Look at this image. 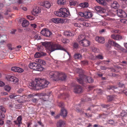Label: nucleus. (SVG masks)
Listing matches in <instances>:
<instances>
[{
	"mask_svg": "<svg viewBox=\"0 0 127 127\" xmlns=\"http://www.w3.org/2000/svg\"><path fill=\"white\" fill-rule=\"evenodd\" d=\"M37 49L39 51V52H42L43 50V48L42 46H41L38 47L37 48Z\"/></svg>",
	"mask_w": 127,
	"mask_h": 127,
	"instance_id": "obj_41",
	"label": "nucleus"
},
{
	"mask_svg": "<svg viewBox=\"0 0 127 127\" xmlns=\"http://www.w3.org/2000/svg\"><path fill=\"white\" fill-rule=\"evenodd\" d=\"M108 43H105V46L108 51H109L111 48V46Z\"/></svg>",
	"mask_w": 127,
	"mask_h": 127,
	"instance_id": "obj_40",
	"label": "nucleus"
},
{
	"mask_svg": "<svg viewBox=\"0 0 127 127\" xmlns=\"http://www.w3.org/2000/svg\"><path fill=\"white\" fill-rule=\"evenodd\" d=\"M38 61L40 64H42L44 65H45L46 64V62L40 59L38 60Z\"/></svg>",
	"mask_w": 127,
	"mask_h": 127,
	"instance_id": "obj_46",
	"label": "nucleus"
},
{
	"mask_svg": "<svg viewBox=\"0 0 127 127\" xmlns=\"http://www.w3.org/2000/svg\"><path fill=\"white\" fill-rule=\"evenodd\" d=\"M108 123L109 124L113 125L114 124V122L113 120H109Z\"/></svg>",
	"mask_w": 127,
	"mask_h": 127,
	"instance_id": "obj_61",
	"label": "nucleus"
},
{
	"mask_svg": "<svg viewBox=\"0 0 127 127\" xmlns=\"http://www.w3.org/2000/svg\"><path fill=\"white\" fill-rule=\"evenodd\" d=\"M107 68L106 67L104 66H100V69L101 70H105L107 69V68Z\"/></svg>",
	"mask_w": 127,
	"mask_h": 127,
	"instance_id": "obj_59",
	"label": "nucleus"
},
{
	"mask_svg": "<svg viewBox=\"0 0 127 127\" xmlns=\"http://www.w3.org/2000/svg\"><path fill=\"white\" fill-rule=\"evenodd\" d=\"M46 54L44 52H37L34 55V56L35 58H38L42 56H46Z\"/></svg>",
	"mask_w": 127,
	"mask_h": 127,
	"instance_id": "obj_14",
	"label": "nucleus"
},
{
	"mask_svg": "<svg viewBox=\"0 0 127 127\" xmlns=\"http://www.w3.org/2000/svg\"><path fill=\"white\" fill-rule=\"evenodd\" d=\"M76 111L78 113L81 114L83 113L84 112L83 110L81 109H76Z\"/></svg>",
	"mask_w": 127,
	"mask_h": 127,
	"instance_id": "obj_39",
	"label": "nucleus"
},
{
	"mask_svg": "<svg viewBox=\"0 0 127 127\" xmlns=\"http://www.w3.org/2000/svg\"><path fill=\"white\" fill-rule=\"evenodd\" d=\"M117 88V87L116 86H109L108 87V89L109 90H114V89H116Z\"/></svg>",
	"mask_w": 127,
	"mask_h": 127,
	"instance_id": "obj_36",
	"label": "nucleus"
},
{
	"mask_svg": "<svg viewBox=\"0 0 127 127\" xmlns=\"http://www.w3.org/2000/svg\"><path fill=\"white\" fill-rule=\"evenodd\" d=\"M22 120V117L21 116H20L18 117L17 119V122H18V124H19V125L18 126H20V124H22L21 120Z\"/></svg>",
	"mask_w": 127,
	"mask_h": 127,
	"instance_id": "obj_37",
	"label": "nucleus"
},
{
	"mask_svg": "<svg viewBox=\"0 0 127 127\" xmlns=\"http://www.w3.org/2000/svg\"><path fill=\"white\" fill-rule=\"evenodd\" d=\"M85 114L87 117L88 118L91 117H92V115L91 114H87V113H85Z\"/></svg>",
	"mask_w": 127,
	"mask_h": 127,
	"instance_id": "obj_63",
	"label": "nucleus"
},
{
	"mask_svg": "<svg viewBox=\"0 0 127 127\" xmlns=\"http://www.w3.org/2000/svg\"><path fill=\"white\" fill-rule=\"evenodd\" d=\"M115 42L113 40L111 39H109L108 41V43L109 44L111 45H112L113 46Z\"/></svg>",
	"mask_w": 127,
	"mask_h": 127,
	"instance_id": "obj_44",
	"label": "nucleus"
},
{
	"mask_svg": "<svg viewBox=\"0 0 127 127\" xmlns=\"http://www.w3.org/2000/svg\"><path fill=\"white\" fill-rule=\"evenodd\" d=\"M99 4L103 5H105L106 4V3L104 0H99L98 2Z\"/></svg>",
	"mask_w": 127,
	"mask_h": 127,
	"instance_id": "obj_42",
	"label": "nucleus"
},
{
	"mask_svg": "<svg viewBox=\"0 0 127 127\" xmlns=\"http://www.w3.org/2000/svg\"><path fill=\"white\" fill-rule=\"evenodd\" d=\"M79 44L82 46L84 47H86L89 46L90 44V41L85 39L81 41L80 42Z\"/></svg>",
	"mask_w": 127,
	"mask_h": 127,
	"instance_id": "obj_8",
	"label": "nucleus"
},
{
	"mask_svg": "<svg viewBox=\"0 0 127 127\" xmlns=\"http://www.w3.org/2000/svg\"><path fill=\"white\" fill-rule=\"evenodd\" d=\"M58 105L59 107H61V109L64 108V105L63 102H59L58 103Z\"/></svg>",
	"mask_w": 127,
	"mask_h": 127,
	"instance_id": "obj_38",
	"label": "nucleus"
},
{
	"mask_svg": "<svg viewBox=\"0 0 127 127\" xmlns=\"http://www.w3.org/2000/svg\"><path fill=\"white\" fill-rule=\"evenodd\" d=\"M108 114V113H103L101 114H99V118H105L107 116Z\"/></svg>",
	"mask_w": 127,
	"mask_h": 127,
	"instance_id": "obj_35",
	"label": "nucleus"
},
{
	"mask_svg": "<svg viewBox=\"0 0 127 127\" xmlns=\"http://www.w3.org/2000/svg\"><path fill=\"white\" fill-rule=\"evenodd\" d=\"M38 65H37L36 66V69L35 70L38 71H41L43 70L44 68L42 67V65L41 64L39 63H37Z\"/></svg>",
	"mask_w": 127,
	"mask_h": 127,
	"instance_id": "obj_25",
	"label": "nucleus"
},
{
	"mask_svg": "<svg viewBox=\"0 0 127 127\" xmlns=\"http://www.w3.org/2000/svg\"><path fill=\"white\" fill-rule=\"evenodd\" d=\"M65 124V122L61 120L57 121L56 126L57 127H64Z\"/></svg>",
	"mask_w": 127,
	"mask_h": 127,
	"instance_id": "obj_12",
	"label": "nucleus"
},
{
	"mask_svg": "<svg viewBox=\"0 0 127 127\" xmlns=\"http://www.w3.org/2000/svg\"><path fill=\"white\" fill-rule=\"evenodd\" d=\"M82 89L79 85L75 86L74 88V92L75 93H79L82 92Z\"/></svg>",
	"mask_w": 127,
	"mask_h": 127,
	"instance_id": "obj_10",
	"label": "nucleus"
},
{
	"mask_svg": "<svg viewBox=\"0 0 127 127\" xmlns=\"http://www.w3.org/2000/svg\"><path fill=\"white\" fill-rule=\"evenodd\" d=\"M32 102L35 103H37L38 101L37 99L36 98H34V97L32 99Z\"/></svg>",
	"mask_w": 127,
	"mask_h": 127,
	"instance_id": "obj_53",
	"label": "nucleus"
},
{
	"mask_svg": "<svg viewBox=\"0 0 127 127\" xmlns=\"http://www.w3.org/2000/svg\"><path fill=\"white\" fill-rule=\"evenodd\" d=\"M66 76L64 73L61 72H59V80H60L62 81L64 80H65Z\"/></svg>",
	"mask_w": 127,
	"mask_h": 127,
	"instance_id": "obj_13",
	"label": "nucleus"
},
{
	"mask_svg": "<svg viewBox=\"0 0 127 127\" xmlns=\"http://www.w3.org/2000/svg\"><path fill=\"white\" fill-rule=\"evenodd\" d=\"M35 95H33V94H30V95H27V97H29V98H33L35 96Z\"/></svg>",
	"mask_w": 127,
	"mask_h": 127,
	"instance_id": "obj_58",
	"label": "nucleus"
},
{
	"mask_svg": "<svg viewBox=\"0 0 127 127\" xmlns=\"http://www.w3.org/2000/svg\"><path fill=\"white\" fill-rule=\"evenodd\" d=\"M51 20L52 21L55 23H58L62 22V20L60 18H52Z\"/></svg>",
	"mask_w": 127,
	"mask_h": 127,
	"instance_id": "obj_27",
	"label": "nucleus"
},
{
	"mask_svg": "<svg viewBox=\"0 0 127 127\" xmlns=\"http://www.w3.org/2000/svg\"><path fill=\"white\" fill-rule=\"evenodd\" d=\"M64 34L65 35L68 36H72L74 35V34L73 33L68 31L64 32Z\"/></svg>",
	"mask_w": 127,
	"mask_h": 127,
	"instance_id": "obj_31",
	"label": "nucleus"
},
{
	"mask_svg": "<svg viewBox=\"0 0 127 127\" xmlns=\"http://www.w3.org/2000/svg\"><path fill=\"white\" fill-rule=\"evenodd\" d=\"M85 18H91L93 15L91 12L86 11L85 12Z\"/></svg>",
	"mask_w": 127,
	"mask_h": 127,
	"instance_id": "obj_21",
	"label": "nucleus"
},
{
	"mask_svg": "<svg viewBox=\"0 0 127 127\" xmlns=\"http://www.w3.org/2000/svg\"><path fill=\"white\" fill-rule=\"evenodd\" d=\"M27 17L28 19L30 20H32L34 19V18L33 17L31 16L30 15H28L27 16Z\"/></svg>",
	"mask_w": 127,
	"mask_h": 127,
	"instance_id": "obj_48",
	"label": "nucleus"
},
{
	"mask_svg": "<svg viewBox=\"0 0 127 127\" xmlns=\"http://www.w3.org/2000/svg\"><path fill=\"white\" fill-rule=\"evenodd\" d=\"M107 100L109 101H110L113 100L114 99V96L113 95H110L108 96L107 97Z\"/></svg>",
	"mask_w": 127,
	"mask_h": 127,
	"instance_id": "obj_34",
	"label": "nucleus"
},
{
	"mask_svg": "<svg viewBox=\"0 0 127 127\" xmlns=\"http://www.w3.org/2000/svg\"><path fill=\"white\" fill-rule=\"evenodd\" d=\"M82 64L84 65H87L88 64V62L87 61H84L81 62Z\"/></svg>",
	"mask_w": 127,
	"mask_h": 127,
	"instance_id": "obj_60",
	"label": "nucleus"
},
{
	"mask_svg": "<svg viewBox=\"0 0 127 127\" xmlns=\"http://www.w3.org/2000/svg\"><path fill=\"white\" fill-rule=\"evenodd\" d=\"M9 80L14 82L15 83L18 81V79L16 78L14 76H8Z\"/></svg>",
	"mask_w": 127,
	"mask_h": 127,
	"instance_id": "obj_18",
	"label": "nucleus"
},
{
	"mask_svg": "<svg viewBox=\"0 0 127 127\" xmlns=\"http://www.w3.org/2000/svg\"><path fill=\"white\" fill-rule=\"evenodd\" d=\"M0 109L3 112H6V110L2 106H0Z\"/></svg>",
	"mask_w": 127,
	"mask_h": 127,
	"instance_id": "obj_54",
	"label": "nucleus"
},
{
	"mask_svg": "<svg viewBox=\"0 0 127 127\" xmlns=\"http://www.w3.org/2000/svg\"><path fill=\"white\" fill-rule=\"evenodd\" d=\"M40 9L38 7H36V8L33 9L32 13L33 15L35 16L37 14L40 13Z\"/></svg>",
	"mask_w": 127,
	"mask_h": 127,
	"instance_id": "obj_22",
	"label": "nucleus"
},
{
	"mask_svg": "<svg viewBox=\"0 0 127 127\" xmlns=\"http://www.w3.org/2000/svg\"><path fill=\"white\" fill-rule=\"evenodd\" d=\"M119 30H113L112 32L113 33H118L119 32Z\"/></svg>",
	"mask_w": 127,
	"mask_h": 127,
	"instance_id": "obj_64",
	"label": "nucleus"
},
{
	"mask_svg": "<svg viewBox=\"0 0 127 127\" xmlns=\"http://www.w3.org/2000/svg\"><path fill=\"white\" fill-rule=\"evenodd\" d=\"M83 77L84 81L86 82L91 83L93 82L94 80L91 77L87 76L85 75H82L81 76Z\"/></svg>",
	"mask_w": 127,
	"mask_h": 127,
	"instance_id": "obj_9",
	"label": "nucleus"
},
{
	"mask_svg": "<svg viewBox=\"0 0 127 127\" xmlns=\"http://www.w3.org/2000/svg\"><path fill=\"white\" fill-rule=\"evenodd\" d=\"M113 46L118 49H120L122 51H123V50H125V49L121 47V46L119 44L115 42Z\"/></svg>",
	"mask_w": 127,
	"mask_h": 127,
	"instance_id": "obj_29",
	"label": "nucleus"
},
{
	"mask_svg": "<svg viewBox=\"0 0 127 127\" xmlns=\"http://www.w3.org/2000/svg\"><path fill=\"white\" fill-rule=\"evenodd\" d=\"M79 14L81 16L84 17H85V12L83 13L82 12H80L79 13Z\"/></svg>",
	"mask_w": 127,
	"mask_h": 127,
	"instance_id": "obj_57",
	"label": "nucleus"
},
{
	"mask_svg": "<svg viewBox=\"0 0 127 127\" xmlns=\"http://www.w3.org/2000/svg\"><path fill=\"white\" fill-rule=\"evenodd\" d=\"M78 69L79 70L78 72L79 73V78H77V81L80 84H81L83 85H84V81H84V80L83 78V77H81L82 75H84L83 74V72L81 69Z\"/></svg>",
	"mask_w": 127,
	"mask_h": 127,
	"instance_id": "obj_4",
	"label": "nucleus"
},
{
	"mask_svg": "<svg viewBox=\"0 0 127 127\" xmlns=\"http://www.w3.org/2000/svg\"><path fill=\"white\" fill-rule=\"evenodd\" d=\"M37 63H32L29 64V66L30 68L34 70H36V66L38 65Z\"/></svg>",
	"mask_w": 127,
	"mask_h": 127,
	"instance_id": "obj_19",
	"label": "nucleus"
},
{
	"mask_svg": "<svg viewBox=\"0 0 127 127\" xmlns=\"http://www.w3.org/2000/svg\"><path fill=\"white\" fill-rule=\"evenodd\" d=\"M95 40L101 43H104L105 42V39L102 37H96L95 38Z\"/></svg>",
	"mask_w": 127,
	"mask_h": 127,
	"instance_id": "obj_17",
	"label": "nucleus"
},
{
	"mask_svg": "<svg viewBox=\"0 0 127 127\" xmlns=\"http://www.w3.org/2000/svg\"><path fill=\"white\" fill-rule=\"evenodd\" d=\"M69 4L70 5H75L76 4V3L74 1H69Z\"/></svg>",
	"mask_w": 127,
	"mask_h": 127,
	"instance_id": "obj_52",
	"label": "nucleus"
},
{
	"mask_svg": "<svg viewBox=\"0 0 127 127\" xmlns=\"http://www.w3.org/2000/svg\"><path fill=\"white\" fill-rule=\"evenodd\" d=\"M85 36L84 35H81L78 36V38L77 39V41L80 43V42L85 39Z\"/></svg>",
	"mask_w": 127,
	"mask_h": 127,
	"instance_id": "obj_24",
	"label": "nucleus"
},
{
	"mask_svg": "<svg viewBox=\"0 0 127 127\" xmlns=\"http://www.w3.org/2000/svg\"><path fill=\"white\" fill-rule=\"evenodd\" d=\"M112 3L111 6L112 8L115 9H117L119 7V5L117 1H113Z\"/></svg>",
	"mask_w": 127,
	"mask_h": 127,
	"instance_id": "obj_20",
	"label": "nucleus"
},
{
	"mask_svg": "<svg viewBox=\"0 0 127 127\" xmlns=\"http://www.w3.org/2000/svg\"><path fill=\"white\" fill-rule=\"evenodd\" d=\"M55 13L58 16L64 18L67 17L70 14V12H68L66 13H65L60 10L59 11H56Z\"/></svg>",
	"mask_w": 127,
	"mask_h": 127,
	"instance_id": "obj_7",
	"label": "nucleus"
},
{
	"mask_svg": "<svg viewBox=\"0 0 127 127\" xmlns=\"http://www.w3.org/2000/svg\"><path fill=\"white\" fill-rule=\"evenodd\" d=\"M95 10L99 13H104L106 11V10L104 8L99 6H96L95 7Z\"/></svg>",
	"mask_w": 127,
	"mask_h": 127,
	"instance_id": "obj_11",
	"label": "nucleus"
},
{
	"mask_svg": "<svg viewBox=\"0 0 127 127\" xmlns=\"http://www.w3.org/2000/svg\"><path fill=\"white\" fill-rule=\"evenodd\" d=\"M117 15L121 18L126 17L127 15L125 12L122 9H118L116 11Z\"/></svg>",
	"mask_w": 127,
	"mask_h": 127,
	"instance_id": "obj_5",
	"label": "nucleus"
},
{
	"mask_svg": "<svg viewBox=\"0 0 127 127\" xmlns=\"http://www.w3.org/2000/svg\"><path fill=\"white\" fill-rule=\"evenodd\" d=\"M59 72L57 71H51L49 73L50 77L52 78L53 80L55 81L59 80Z\"/></svg>",
	"mask_w": 127,
	"mask_h": 127,
	"instance_id": "obj_3",
	"label": "nucleus"
},
{
	"mask_svg": "<svg viewBox=\"0 0 127 127\" xmlns=\"http://www.w3.org/2000/svg\"><path fill=\"white\" fill-rule=\"evenodd\" d=\"M4 89L5 90L7 91H9L11 90V88L8 86H6L4 87Z\"/></svg>",
	"mask_w": 127,
	"mask_h": 127,
	"instance_id": "obj_45",
	"label": "nucleus"
},
{
	"mask_svg": "<svg viewBox=\"0 0 127 127\" xmlns=\"http://www.w3.org/2000/svg\"><path fill=\"white\" fill-rule=\"evenodd\" d=\"M7 46L8 49L10 51L12 50L13 48H12V45L11 44H8L7 45Z\"/></svg>",
	"mask_w": 127,
	"mask_h": 127,
	"instance_id": "obj_47",
	"label": "nucleus"
},
{
	"mask_svg": "<svg viewBox=\"0 0 127 127\" xmlns=\"http://www.w3.org/2000/svg\"><path fill=\"white\" fill-rule=\"evenodd\" d=\"M29 24L28 21L26 20H23L22 24V25L23 27H27Z\"/></svg>",
	"mask_w": 127,
	"mask_h": 127,
	"instance_id": "obj_28",
	"label": "nucleus"
},
{
	"mask_svg": "<svg viewBox=\"0 0 127 127\" xmlns=\"http://www.w3.org/2000/svg\"><path fill=\"white\" fill-rule=\"evenodd\" d=\"M79 6L82 7L86 8L88 7L89 4L87 2H84L80 4Z\"/></svg>",
	"mask_w": 127,
	"mask_h": 127,
	"instance_id": "obj_30",
	"label": "nucleus"
},
{
	"mask_svg": "<svg viewBox=\"0 0 127 127\" xmlns=\"http://www.w3.org/2000/svg\"><path fill=\"white\" fill-rule=\"evenodd\" d=\"M59 10L65 13H66L68 12H69V11L66 8H61L59 9Z\"/></svg>",
	"mask_w": 127,
	"mask_h": 127,
	"instance_id": "obj_32",
	"label": "nucleus"
},
{
	"mask_svg": "<svg viewBox=\"0 0 127 127\" xmlns=\"http://www.w3.org/2000/svg\"><path fill=\"white\" fill-rule=\"evenodd\" d=\"M41 33L43 35L47 37H49L52 34L48 29H42L41 32Z\"/></svg>",
	"mask_w": 127,
	"mask_h": 127,
	"instance_id": "obj_6",
	"label": "nucleus"
},
{
	"mask_svg": "<svg viewBox=\"0 0 127 127\" xmlns=\"http://www.w3.org/2000/svg\"><path fill=\"white\" fill-rule=\"evenodd\" d=\"M126 114V113L125 112L123 111L120 113V115L122 117L125 116Z\"/></svg>",
	"mask_w": 127,
	"mask_h": 127,
	"instance_id": "obj_56",
	"label": "nucleus"
},
{
	"mask_svg": "<svg viewBox=\"0 0 127 127\" xmlns=\"http://www.w3.org/2000/svg\"><path fill=\"white\" fill-rule=\"evenodd\" d=\"M111 37L113 39L116 40H120L122 39V37L121 35H115L114 34H112Z\"/></svg>",
	"mask_w": 127,
	"mask_h": 127,
	"instance_id": "obj_15",
	"label": "nucleus"
},
{
	"mask_svg": "<svg viewBox=\"0 0 127 127\" xmlns=\"http://www.w3.org/2000/svg\"><path fill=\"white\" fill-rule=\"evenodd\" d=\"M60 115L63 117H66L67 115L66 110L65 108L61 109V112L60 113Z\"/></svg>",
	"mask_w": 127,
	"mask_h": 127,
	"instance_id": "obj_23",
	"label": "nucleus"
},
{
	"mask_svg": "<svg viewBox=\"0 0 127 127\" xmlns=\"http://www.w3.org/2000/svg\"><path fill=\"white\" fill-rule=\"evenodd\" d=\"M118 85H119V87L121 88L124 87V85L120 82L118 83Z\"/></svg>",
	"mask_w": 127,
	"mask_h": 127,
	"instance_id": "obj_62",
	"label": "nucleus"
},
{
	"mask_svg": "<svg viewBox=\"0 0 127 127\" xmlns=\"http://www.w3.org/2000/svg\"><path fill=\"white\" fill-rule=\"evenodd\" d=\"M95 57L97 59L101 60H102L103 59V56L100 55H98L96 56Z\"/></svg>",
	"mask_w": 127,
	"mask_h": 127,
	"instance_id": "obj_50",
	"label": "nucleus"
},
{
	"mask_svg": "<svg viewBox=\"0 0 127 127\" xmlns=\"http://www.w3.org/2000/svg\"><path fill=\"white\" fill-rule=\"evenodd\" d=\"M57 4L60 5H64L66 3V0H58L57 1Z\"/></svg>",
	"mask_w": 127,
	"mask_h": 127,
	"instance_id": "obj_26",
	"label": "nucleus"
},
{
	"mask_svg": "<svg viewBox=\"0 0 127 127\" xmlns=\"http://www.w3.org/2000/svg\"><path fill=\"white\" fill-rule=\"evenodd\" d=\"M49 82L44 78H37L30 83L28 86L31 89L37 90L46 87Z\"/></svg>",
	"mask_w": 127,
	"mask_h": 127,
	"instance_id": "obj_1",
	"label": "nucleus"
},
{
	"mask_svg": "<svg viewBox=\"0 0 127 127\" xmlns=\"http://www.w3.org/2000/svg\"><path fill=\"white\" fill-rule=\"evenodd\" d=\"M17 68V72L19 73H21L23 72L24 71V70L21 68L18 67Z\"/></svg>",
	"mask_w": 127,
	"mask_h": 127,
	"instance_id": "obj_49",
	"label": "nucleus"
},
{
	"mask_svg": "<svg viewBox=\"0 0 127 127\" xmlns=\"http://www.w3.org/2000/svg\"><path fill=\"white\" fill-rule=\"evenodd\" d=\"M18 67L16 66L12 67L11 68V70L12 71L16 72H17V68H18Z\"/></svg>",
	"mask_w": 127,
	"mask_h": 127,
	"instance_id": "obj_51",
	"label": "nucleus"
},
{
	"mask_svg": "<svg viewBox=\"0 0 127 127\" xmlns=\"http://www.w3.org/2000/svg\"><path fill=\"white\" fill-rule=\"evenodd\" d=\"M78 44L76 43H74L73 44V47L74 48L77 49L78 48Z\"/></svg>",
	"mask_w": 127,
	"mask_h": 127,
	"instance_id": "obj_55",
	"label": "nucleus"
},
{
	"mask_svg": "<svg viewBox=\"0 0 127 127\" xmlns=\"http://www.w3.org/2000/svg\"><path fill=\"white\" fill-rule=\"evenodd\" d=\"M82 58V56L81 54L77 53L75 54L74 56V58L76 59H81Z\"/></svg>",
	"mask_w": 127,
	"mask_h": 127,
	"instance_id": "obj_33",
	"label": "nucleus"
},
{
	"mask_svg": "<svg viewBox=\"0 0 127 127\" xmlns=\"http://www.w3.org/2000/svg\"><path fill=\"white\" fill-rule=\"evenodd\" d=\"M41 5L47 8H50L51 6V5L49 2L48 1H44V2L41 3Z\"/></svg>",
	"mask_w": 127,
	"mask_h": 127,
	"instance_id": "obj_16",
	"label": "nucleus"
},
{
	"mask_svg": "<svg viewBox=\"0 0 127 127\" xmlns=\"http://www.w3.org/2000/svg\"><path fill=\"white\" fill-rule=\"evenodd\" d=\"M62 41L64 43H66L69 42V40L67 39L64 38L62 40Z\"/></svg>",
	"mask_w": 127,
	"mask_h": 127,
	"instance_id": "obj_43",
	"label": "nucleus"
},
{
	"mask_svg": "<svg viewBox=\"0 0 127 127\" xmlns=\"http://www.w3.org/2000/svg\"><path fill=\"white\" fill-rule=\"evenodd\" d=\"M42 45L44 46L48 50V52L50 53L51 52L56 50H61L66 52L68 55L69 54L66 50L59 44H53L51 42L45 41L41 42Z\"/></svg>",
	"mask_w": 127,
	"mask_h": 127,
	"instance_id": "obj_2",
	"label": "nucleus"
}]
</instances>
